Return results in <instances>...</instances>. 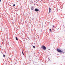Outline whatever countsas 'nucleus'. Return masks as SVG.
<instances>
[{"instance_id": "5", "label": "nucleus", "mask_w": 65, "mask_h": 65, "mask_svg": "<svg viewBox=\"0 0 65 65\" xmlns=\"http://www.w3.org/2000/svg\"><path fill=\"white\" fill-rule=\"evenodd\" d=\"M15 38L17 40H18V38L17 37H15Z\"/></svg>"}, {"instance_id": "16", "label": "nucleus", "mask_w": 65, "mask_h": 65, "mask_svg": "<svg viewBox=\"0 0 65 65\" xmlns=\"http://www.w3.org/2000/svg\"><path fill=\"white\" fill-rule=\"evenodd\" d=\"M0 2H1V0H0Z\"/></svg>"}, {"instance_id": "1", "label": "nucleus", "mask_w": 65, "mask_h": 65, "mask_svg": "<svg viewBox=\"0 0 65 65\" xmlns=\"http://www.w3.org/2000/svg\"><path fill=\"white\" fill-rule=\"evenodd\" d=\"M42 48L44 50H46V47H45V46L44 45H43L42 46Z\"/></svg>"}, {"instance_id": "15", "label": "nucleus", "mask_w": 65, "mask_h": 65, "mask_svg": "<svg viewBox=\"0 0 65 65\" xmlns=\"http://www.w3.org/2000/svg\"><path fill=\"white\" fill-rule=\"evenodd\" d=\"M54 30V31H55V30Z\"/></svg>"}, {"instance_id": "7", "label": "nucleus", "mask_w": 65, "mask_h": 65, "mask_svg": "<svg viewBox=\"0 0 65 65\" xmlns=\"http://www.w3.org/2000/svg\"><path fill=\"white\" fill-rule=\"evenodd\" d=\"M49 10H51V8H49Z\"/></svg>"}, {"instance_id": "10", "label": "nucleus", "mask_w": 65, "mask_h": 65, "mask_svg": "<svg viewBox=\"0 0 65 65\" xmlns=\"http://www.w3.org/2000/svg\"><path fill=\"white\" fill-rule=\"evenodd\" d=\"M50 31H51V32L52 31V30H51V28L50 29Z\"/></svg>"}, {"instance_id": "11", "label": "nucleus", "mask_w": 65, "mask_h": 65, "mask_svg": "<svg viewBox=\"0 0 65 65\" xmlns=\"http://www.w3.org/2000/svg\"><path fill=\"white\" fill-rule=\"evenodd\" d=\"M53 28H54V27H55V25H53Z\"/></svg>"}, {"instance_id": "4", "label": "nucleus", "mask_w": 65, "mask_h": 65, "mask_svg": "<svg viewBox=\"0 0 65 65\" xmlns=\"http://www.w3.org/2000/svg\"><path fill=\"white\" fill-rule=\"evenodd\" d=\"M35 11H38V10L37 9H35Z\"/></svg>"}, {"instance_id": "8", "label": "nucleus", "mask_w": 65, "mask_h": 65, "mask_svg": "<svg viewBox=\"0 0 65 65\" xmlns=\"http://www.w3.org/2000/svg\"><path fill=\"white\" fill-rule=\"evenodd\" d=\"M51 10H49V13H50L51 12Z\"/></svg>"}, {"instance_id": "12", "label": "nucleus", "mask_w": 65, "mask_h": 65, "mask_svg": "<svg viewBox=\"0 0 65 65\" xmlns=\"http://www.w3.org/2000/svg\"><path fill=\"white\" fill-rule=\"evenodd\" d=\"M4 57H5V55L4 54L3 55Z\"/></svg>"}, {"instance_id": "2", "label": "nucleus", "mask_w": 65, "mask_h": 65, "mask_svg": "<svg viewBox=\"0 0 65 65\" xmlns=\"http://www.w3.org/2000/svg\"><path fill=\"white\" fill-rule=\"evenodd\" d=\"M57 51L58 52H59V53H62V51L60 49H57Z\"/></svg>"}, {"instance_id": "14", "label": "nucleus", "mask_w": 65, "mask_h": 65, "mask_svg": "<svg viewBox=\"0 0 65 65\" xmlns=\"http://www.w3.org/2000/svg\"><path fill=\"white\" fill-rule=\"evenodd\" d=\"M48 50H50V49H48Z\"/></svg>"}, {"instance_id": "13", "label": "nucleus", "mask_w": 65, "mask_h": 65, "mask_svg": "<svg viewBox=\"0 0 65 65\" xmlns=\"http://www.w3.org/2000/svg\"><path fill=\"white\" fill-rule=\"evenodd\" d=\"M13 6H15V4H14L13 5Z\"/></svg>"}, {"instance_id": "6", "label": "nucleus", "mask_w": 65, "mask_h": 65, "mask_svg": "<svg viewBox=\"0 0 65 65\" xmlns=\"http://www.w3.org/2000/svg\"><path fill=\"white\" fill-rule=\"evenodd\" d=\"M22 53L23 55H24V52H23V51L22 50Z\"/></svg>"}, {"instance_id": "9", "label": "nucleus", "mask_w": 65, "mask_h": 65, "mask_svg": "<svg viewBox=\"0 0 65 65\" xmlns=\"http://www.w3.org/2000/svg\"><path fill=\"white\" fill-rule=\"evenodd\" d=\"M33 47L34 48H35V46H33Z\"/></svg>"}, {"instance_id": "3", "label": "nucleus", "mask_w": 65, "mask_h": 65, "mask_svg": "<svg viewBox=\"0 0 65 65\" xmlns=\"http://www.w3.org/2000/svg\"><path fill=\"white\" fill-rule=\"evenodd\" d=\"M31 10H33V9H34V7H31Z\"/></svg>"}]
</instances>
